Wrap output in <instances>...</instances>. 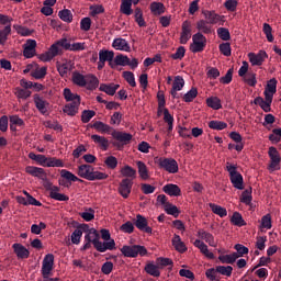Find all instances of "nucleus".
Here are the masks:
<instances>
[{
	"mask_svg": "<svg viewBox=\"0 0 281 281\" xmlns=\"http://www.w3.org/2000/svg\"><path fill=\"white\" fill-rule=\"evenodd\" d=\"M78 175L81 179H87L88 181H102L109 179V175L102 171H94L91 165H80L78 167Z\"/></svg>",
	"mask_w": 281,
	"mask_h": 281,
	"instance_id": "nucleus-1",
	"label": "nucleus"
},
{
	"mask_svg": "<svg viewBox=\"0 0 281 281\" xmlns=\"http://www.w3.org/2000/svg\"><path fill=\"white\" fill-rule=\"evenodd\" d=\"M226 170L229 175L231 182L236 190H245L243 175L238 172V167L229 162L226 164Z\"/></svg>",
	"mask_w": 281,
	"mask_h": 281,
	"instance_id": "nucleus-2",
	"label": "nucleus"
},
{
	"mask_svg": "<svg viewBox=\"0 0 281 281\" xmlns=\"http://www.w3.org/2000/svg\"><path fill=\"white\" fill-rule=\"evenodd\" d=\"M121 254L125 258H137V256H147L148 255V249H146L142 245H125L121 248Z\"/></svg>",
	"mask_w": 281,
	"mask_h": 281,
	"instance_id": "nucleus-3",
	"label": "nucleus"
},
{
	"mask_svg": "<svg viewBox=\"0 0 281 281\" xmlns=\"http://www.w3.org/2000/svg\"><path fill=\"white\" fill-rule=\"evenodd\" d=\"M159 168H162V170H166V172H169L170 175H177L179 172V164L173 158H158L157 161Z\"/></svg>",
	"mask_w": 281,
	"mask_h": 281,
	"instance_id": "nucleus-4",
	"label": "nucleus"
},
{
	"mask_svg": "<svg viewBox=\"0 0 281 281\" xmlns=\"http://www.w3.org/2000/svg\"><path fill=\"white\" fill-rule=\"evenodd\" d=\"M192 41L193 43L190 45V52H192V54H199V52H203L205 49L207 38H205L201 32L195 33L192 36Z\"/></svg>",
	"mask_w": 281,
	"mask_h": 281,
	"instance_id": "nucleus-5",
	"label": "nucleus"
},
{
	"mask_svg": "<svg viewBox=\"0 0 281 281\" xmlns=\"http://www.w3.org/2000/svg\"><path fill=\"white\" fill-rule=\"evenodd\" d=\"M132 190H133V180L128 178H124L119 184L117 192L119 194H121V196H123V199H128Z\"/></svg>",
	"mask_w": 281,
	"mask_h": 281,
	"instance_id": "nucleus-6",
	"label": "nucleus"
},
{
	"mask_svg": "<svg viewBox=\"0 0 281 281\" xmlns=\"http://www.w3.org/2000/svg\"><path fill=\"white\" fill-rule=\"evenodd\" d=\"M249 63L252 65V67H260L267 58H269V55H267V52L259 50L258 54L256 53H249L248 54Z\"/></svg>",
	"mask_w": 281,
	"mask_h": 281,
	"instance_id": "nucleus-7",
	"label": "nucleus"
},
{
	"mask_svg": "<svg viewBox=\"0 0 281 281\" xmlns=\"http://www.w3.org/2000/svg\"><path fill=\"white\" fill-rule=\"evenodd\" d=\"M189 38H192V23L188 20H186L182 23V31L180 34V44L186 45L189 41Z\"/></svg>",
	"mask_w": 281,
	"mask_h": 281,
	"instance_id": "nucleus-8",
	"label": "nucleus"
},
{
	"mask_svg": "<svg viewBox=\"0 0 281 281\" xmlns=\"http://www.w3.org/2000/svg\"><path fill=\"white\" fill-rule=\"evenodd\" d=\"M135 227L145 234H153V228L148 226V220H146L142 214L136 215V221L134 222Z\"/></svg>",
	"mask_w": 281,
	"mask_h": 281,
	"instance_id": "nucleus-9",
	"label": "nucleus"
},
{
	"mask_svg": "<svg viewBox=\"0 0 281 281\" xmlns=\"http://www.w3.org/2000/svg\"><path fill=\"white\" fill-rule=\"evenodd\" d=\"M23 47L24 58H34L36 55V40H27Z\"/></svg>",
	"mask_w": 281,
	"mask_h": 281,
	"instance_id": "nucleus-10",
	"label": "nucleus"
},
{
	"mask_svg": "<svg viewBox=\"0 0 281 281\" xmlns=\"http://www.w3.org/2000/svg\"><path fill=\"white\" fill-rule=\"evenodd\" d=\"M112 137L116 139V142H120L123 146H126V144H131V140L133 139V134L126 133V132L113 131Z\"/></svg>",
	"mask_w": 281,
	"mask_h": 281,
	"instance_id": "nucleus-11",
	"label": "nucleus"
},
{
	"mask_svg": "<svg viewBox=\"0 0 281 281\" xmlns=\"http://www.w3.org/2000/svg\"><path fill=\"white\" fill-rule=\"evenodd\" d=\"M52 47H56L57 49V56H63L64 49L66 52H69L71 49V42L67 38H60L59 41L55 42Z\"/></svg>",
	"mask_w": 281,
	"mask_h": 281,
	"instance_id": "nucleus-12",
	"label": "nucleus"
},
{
	"mask_svg": "<svg viewBox=\"0 0 281 281\" xmlns=\"http://www.w3.org/2000/svg\"><path fill=\"white\" fill-rule=\"evenodd\" d=\"M186 85V81L183 80V77L181 76H176L173 79V83H172V88L170 91V94L172 95V98L179 99V93H177V91H181V89H183Z\"/></svg>",
	"mask_w": 281,
	"mask_h": 281,
	"instance_id": "nucleus-13",
	"label": "nucleus"
},
{
	"mask_svg": "<svg viewBox=\"0 0 281 281\" xmlns=\"http://www.w3.org/2000/svg\"><path fill=\"white\" fill-rule=\"evenodd\" d=\"M25 172L32 177H37V179H41L42 181H47V172H45V169L43 168L29 166L25 168Z\"/></svg>",
	"mask_w": 281,
	"mask_h": 281,
	"instance_id": "nucleus-14",
	"label": "nucleus"
},
{
	"mask_svg": "<svg viewBox=\"0 0 281 281\" xmlns=\"http://www.w3.org/2000/svg\"><path fill=\"white\" fill-rule=\"evenodd\" d=\"M94 249H97V251H100V254H104V251H106V249H109L110 251H113V249H115V239H109V241H94Z\"/></svg>",
	"mask_w": 281,
	"mask_h": 281,
	"instance_id": "nucleus-15",
	"label": "nucleus"
},
{
	"mask_svg": "<svg viewBox=\"0 0 281 281\" xmlns=\"http://www.w3.org/2000/svg\"><path fill=\"white\" fill-rule=\"evenodd\" d=\"M268 155L270 157V169L276 170V166H280V153L276 147H270L268 150Z\"/></svg>",
	"mask_w": 281,
	"mask_h": 281,
	"instance_id": "nucleus-16",
	"label": "nucleus"
},
{
	"mask_svg": "<svg viewBox=\"0 0 281 281\" xmlns=\"http://www.w3.org/2000/svg\"><path fill=\"white\" fill-rule=\"evenodd\" d=\"M33 100H34V104H35L37 111H40V113H42V115H46L47 106H49V102L43 100L41 94H34Z\"/></svg>",
	"mask_w": 281,
	"mask_h": 281,
	"instance_id": "nucleus-17",
	"label": "nucleus"
},
{
	"mask_svg": "<svg viewBox=\"0 0 281 281\" xmlns=\"http://www.w3.org/2000/svg\"><path fill=\"white\" fill-rule=\"evenodd\" d=\"M12 247L14 254L20 260H25L30 258V250H27V248H25V246H23L22 244H13Z\"/></svg>",
	"mask_w": 281,
	"mask_h": 281,
	"instance_id": "nucleus-18",
	"label": "nucleus"
},
{
	"mask_svg": "<svg viewBox=\"0 0 281 281\" xmlns=\"http://www.w3.org/2000/svg\"><path fill=\"white\" fill-rule=\"evenodd\" d=\"M202 14L206 19L207 23H210L211 25H216V23H220V21H223V18L218 15V13H216L215 11L204 10L202 11Z\"/></svg>",
	"mask_w": 281,
	"mask_h": 281,
	"instance_id": "nucleus-19",
	"label": "nucleus"
},
{
	"mask_svg": "<svg viewBox=\"0 0 281 281\" xmlns=\"http://www.w3.org/2000/svg\"><path fill=\"white\" fill-rule=\"evenodd\" d=\"M120 175L124 179H131V181H133V179L137 178V170H135L133 167L128 165H125L124 167L121 168Z\"/></svg>",
	"mask_w": 281,
	"mask_h": 281,
	"instance_id": "nucleus-20",
	"label": "nucleus"
},
{
	"mask_svg": "<svg viewBox=\"0 0 281 281\" xmlns=\"http://www.w3.org/2000/svg\"><path fill=\"white\" fill-rule=\"evenodd\" d=\"M79 109H80V103H78V101L70 102L64 106L63 112L66 113V115L74 117V116L78 115Z\"/></svg>",
	"mask_w": 281,
	"mask_h": 281,
	"instance_id": "nucleus-21",
	"label": "nucleus"
},
{
	"mask_svg": "<svg viewBox=\"0 0 281 281\" xmlns=\"http://www.w3.org/2000/svg\"><path fill=\"white\" fill-rule=\"evenodd\" d=\"M57 71L61 78H67V74L74 71V64L71 61L57 63Z\"/></svg>",
	"mask_w": 281,
	"mask_h": 281,
	"instance_id": "nucleus-22",
	"label": "nucleus"
},
{
	"mask_svg": "<svg viewBox=\"0 0 281 281\" xmlns=\"http://www.w3.org/2000/svg\"><path fill=\"white\" fill-rule=\"evenodd\" d=\"M171 243L176 251H179V254H186V251H188L186 243L181 240V237L179 235L175 234Z\"/></svg>",
	"mask_w": 281,
	"mask_h": 281,
	"instance_id": "nucleus-23",
	"label": "nucleus"
},
{
	"mask_svg": "<svg viewBox=\"0 0 281 281\" xmlns=\"http://www.w3.org/2000/svg\"><path fill=\"white\" fill-rule=\"evenodd\" d=\"M56 56H58V48H56V46H50L46 53L40 55V60L49 63V60H53Z\"/></svg>",
	"mask_w": 281,
	"mask_h": 281,
	"instance_id": "nucleus-24",
	"label": "nucleus"
},
{
	"mask_svg": "<svg viewBox=\"0 0 281 281\" xmlns=\"http://www.w3.org/2000/svg\"><path fill=\"white\" fill-rule=\"evenodd\" d=\"M112 46L120 52H131V45H128V42L122 37L115 38Z\"/></svg>",
	"mask_w": 281,
	"mask_h": 281,
	"instance_id": "nucleus-25",
	"label": "nucleus"
},
{
	"mask_svg": "<svg viewBox=\"0 0 281 281\" xmlns=\"http://www.w3.org/2000/svg\"><path fill=\"white\" fill-rule=\"evenodd\" d=\"M120 89V85L115 83H101L99 87V90L103 91V93H106V95H113L117 92Z\"/></svg>",
	"mask_w": 281,
	"mask_h": 281,
	"instance_id": "nucleus-26",
	"label": "nucleus"
},
{
	"mask_svg": "<svg viewBox=\"0 0 281 281\" xmlns=\"http://www.w3.org/2000/svg\"><path fill=\"white\" fill-rule=\"evenodd\" d=\"M44 167L46 168H64L65 162L63 159L56 158V157H46V161L44 164Z\"/></svg>",
	"mask_w": 281,
	"mask_h": 281,
	"instance_id": "nucleus-27",
	"label": "nucleus"
},
{
	"mask_svg": "<svg viewBox=\"0 0 281 281\" xmlns=\"http://www.w3.org/2000/svg\"><path fill=\"white\" fill-rule=\"evenodd\" d=\"M162 191L166 193V194H169V196H181V188H179V186L177 184H166L164 188H162Z\"/></svg>",
	"mask_w": 281,
	"mask_h": 281,
	"instance_id": "nucleus-28",
	"label": "nucleus"
},
{
	"mask_svg": "<svg viewBox=\"0 0 281 281\" xmlns=\"http://www.w3.org/2000/svg\"><path fill=\"white\" fill-rule=\"evenodd\" d=\"M199 238H202V240H205L210 245V247H216V241L214 240V235L211 233L205 232L204 229L198 231Z\"/></svg>",
	"mask_w": 281,
	"mask_h": 281,
	"instance_id": "nucleus-29",
	"label": "nucleus"
},
{
	"mask_svg": "<svg viewBox=\"0 0 281 281\" xmlns=\"http://www.w3.org/2000/svg\"><path fill=\"white\" fill-rule=\"evenodd\" d=\"M91 139L100 146L101 150H109V139L106 137L93 134Z\"/></svg>",
	"mask_w": 281,
	"mask_h": 281,
	"instance_id": "nucleus-30",
	"label": "nucleus"
},
{
	"mask_svg": "<svg viewBox=\"0 0 281 281\" xmlns=\"http://www.w3.org/2000/svg\"><path fill=\"white\" fill-rule=\"evenodd\" d=\"M85 240L92 243L93 247H95V243H100V233L95 228H90L89 233L85 236Z\"/></svg>",
	"mask_w": 281,
	"mask_h": 281,
	"instance_id": "nucleus-31",
	"label": "nucleus"
},
{
	"mask_svg": "<svg viewBox=\"0 0 281 281\" xmlns=\"http://www.w3.org/2000/svg\"><path fill=\"white\" fill-rule=\"evenodd\" d=\"M196 30L202 32V34H212V25L207 20H200L196 22Z\"/></svg>",
	"mask_w": 281,
	"mask_h": 281,
	"instance_id": "nucleus-32",
	"label": "nucleus"
},
{
	"mask_svg": "<svg viewBox=\"0 0 281 281\" xmlns=\"http://www.w3.org/2000/svg\"><path fill=\"white\" fill-rule=\"evenodd\" d=\"M136 166L138 168V175L140 179H143L144 181L150 179V176L148 175V167H146V164L144 161L138 160L136 162Z\"/></svg>",
	"mask_w": 281,
	"mask_h": 281,
	"instance_id": "nucleus-33",
	"label": "nucleus"
},
{
	"mask_svg": "<svg viewBox=\"0 0 281 281\" xmlns=\"http://www.w3.org/2000/svg\"><path fill=\"white\" fill-rule=\"evenodd\" d=\"M149 8L150 12L154 13L155 16H161V14L166 12V7L161 2H151Z\"/></svg>",
	"mask_w": 281,
	"mask_h": 281,
	"instance_id": "nucleus-34",
	"label": "nucleus"
},
{
	"mask_svg": "<svg viewBox=\"0 0 281 281\" xmlns=\"http://www.w3.org/2000/svg\"><path fill=\"white\" fill-rule=\"evenodd\" d=\"M254 104H257L258 106H260V109H262L265 113H270L271 111V102L265 101L262 97L255 98Z\"/></svg>",
	"mask_w": 281,
	"mask_h": 281,
	"instance_id": "nucleus-35",
	"label": "nucleus"
},
{
	"mask_svg": "<svg viewBox=\"0 0 281 281\" xmlns=\"http://www.w3.org/2000/svg\"><path fill=\"white\" fill-rule=\"evenodd\" d=\"M91 128H95L99 133H111L113 127L111 125H108L101 121H95L92 125Z\"/></svg>",
	"mask_w": 281,
	"mask_h": 281,
	"instance_id": "nucleus-36",
	"label": "nucleus"
},
{
	"mask_svg": "<svg viewBox=\"0 0 281 281\" xmlns=\"http://www.w3.org/2000/svg\"><path fill=\"white\" fill-rule=\"evenodd\" d=\"M71 80L77 87H87V79H85V75L80 74L79 71L72 72Z\"/></svg>",
	"mask_w": 281,
	"mask_h": 281,
	"instance_id": "nucleus-37",
	"label": "nucleus"
},
{
	"mask_svg": "<svg viewBox=\"0 0 281 281\" xmlns=\"http://www.w3.org/2000/svg\"><path fill=\"white\" fill-rule=\"evenodd\" d=\"M64 98L66 102H78V104H80V95L77 93H72L71 89L69 88L64 89Z\"/></svg>",
	"mask_w": 281,
	"mask_h": 281,
	"instance_id": "nucleus-38",
	"label": "nucleus"
},
{
	"mask_svg": "<svg viewBox=\"0 0 281 281\" xmlns=\"http://www.w3.org/2000/svg\"><path fill=\"white\" fill-rule=\"evenodd\" d=\"M218 260L222 261L223 265H234V262L238 260V252H233L232 255H221Z\"/></svg>",
	"mask_w": 281,
	"mask_h": 281,
	"instance_id": "nucleus-39",
	"label": "nucleus"
},
{
	"mask_svg": "<svg viewBox=\"0 0 281 281\" xmlns=\"http://www.w3.org/2000/svg\"><path fill=\"white\" fill-rule=\"evenodd\" d=\"M206 105L214 111H218V109H223V104H221V99L218 97H210L206 99Z\"/></svg>",
	"mask_w": 281,
	"mask_h": 281,
	"instance_id": "nucleus-40",
	"label": "nucleus"
},
{
	"mask_svg": "<svg viewBox=\"0 0 281 281\" xmlns=\"http://www.w3.org/2000/svg\"><path fill=\"white\" fill-rule=\"evenodd\" d=\"M209 207L212 210L213 214H216L221 218H223L224 216H227V209L218 204L210 203Z\"/></svg>",
	"mask_w": 281,
	"mask_h": 281,
	"instance_id": "nucleus-41",
	"label": "nucleus"
},
{
	"mask_svg": "<svg viewBox=\"0 0 281 281\" xmlns=\"http://www.w3.org/2000/svg\"><path fill=\"white\" fill-rule=\"evenodd\" d=\"M10 34H12V26L10 24L0 30V45H5Z\"/></svg>",
	"mask_w": 281,
	"mask_h": 281,
	"instance_id": "nucleus-42",
	"label": "nucleus"
},
{
	"mask_svg": "<svg viewBox=\"0 0 281 281\" xmlns=\"http://www.w3.org/2000/svg\"><path fill=\"white\" fill-rule=\"evenodd\" d=\"M113 58H115V53L113 50H104L101 49L99 52V60L103 61V63H109L111 60H113Z\"/></svg>",
	"mask_w": 281,
	"mask_h": 281,
	"instance_id": "nucleus-43",
	"label": "nucleus"
},
{
	"mask_svg": "<svg viewBox=\"0 0 281 281\" xmlns=\"http://www.w3.org/2000/svg\"><path fill=\"white\" fill-rule=\"evenodd\" d=\"M133 0H122L121 3V12L122 14H126L127 16H131V14H133Z\"/></svg>",
	"mask_w": 281,
	"mask_h": 281,
	"instance_id": "nucleus-44",
	"label": "nucleus"
},
{
	"mask_svg": "<svg viewBox=\"0 0 281 281\" xmlns=\"http://www.w3.org/2000/svg\"><path fill=\"white\" fill-rule=\"evenodd\" d=\"M145 271L148 273V276H153L154 278H159V276H161L159 267L155 266V263H147L145 266Z\"/></svg>",
	"mask_w": 281,
	"mask_h": 281,
	"instance_id": "nucleus-45",
	"label": "nucleus"
},
{
	"mask_svg": "<svg viewBox=\"0 0 281 281\" xmlns=\"http://www.w3.org/2000/svg\"><path fill=\"white\" fill-rule=\"evenodd\" d=\"M231 223L233 225H236V227H244V225H247V223H245V220L243 218V215L238 212L233 213Z\"/></svg>",
	"mask_w": 281,
	"mask_h": 281,
	"instance_id": "nucleus-46",
	"label": "nucleus"
},
{
	"mask_svg": "<svg viewBox=\"0 0 281 281\" xmlns=\"http://www.w3.org/2000/svg\"><path fill=\"white\" fill-rule=\"evenodd\" d=\"M60 177H63L67 181H74V182L79 181L80 183L83 182L82 179L78 178L76 175H74L71 171H68L67 169H63L60 171Z\"/></svg>",
	"mask_w": 281,
	"mask_h": 281,
	"instance_id": "nucleus-47",
	"label": "nucleus"
},
{
	"mask_svg": "<svg viewBox=\"0 0 281 281\" xmlns=\"http://www.w3.org/2000/svg\"><path fill=\"white\" fill-rule=\"evenodd\" d=\"M243 80L248 87H256L258 80L256 79V72L249 71L246 76L243 77Z\"/></svg>",
	"mask_w": 281,
	"mask_h": 281,
	"instance_id": "nucleus-48",
	"label": "nucleus"
},
{
	"mask_svg": "<svg viewBox=\"0 0 281 281\" xmlns=\"http://www.w3.org/2000/svg\"><path fill=\"white\" fill-rule=\"evenodd\" d=\"M135 21L139 27H146V21L144 20V12L142 9L136 8L135 11Z\"/></svg>",
	"mask_w": 281,
	"mask_h": 281,
	"instance_id": "nucleus-49",
	"label": "nucleus"
},
{
	"mask_svg": "<svg viewBox=\"0 0 281 281\" xmlns=\"http://www.w3.org/2000/svg\"><path fill=\"white\" fill-rule=\"evenodd\" d=\"M58 16L65 23H71V21H74V14H71V11L68 9L59 11Z\"/></svg>",
	"mask_w": 281,
	"mask_h": 281,
	"instance_id": "nucleus-50",
	"label": "nucleus"
},
{
	"mask_svg": "<svg viewBox=\"0 0 281 281\" xmlns=\"http://www.w3.org/2000/svg\"><path fill=\"white\" fill-rule=\"evenodd\" d=\"M227 127V123L223 121H210L209 122V128H212L213 131H225Z\"/></svg>",
	"mask_w": 281,
	"mask_h": 281,
	"instance_id": "nucleus-51",
	"label": "nucleus"
},
{
	"mask_svg": "<svg viewBox=\"0 0 281 281\" xmlns=\"http://www.w3.org/2000/svg\"><path fill=\"white\" fill-rule=\"evenodd\" d=\"M32 78H35V80H42V78H45L47 76V67L37 68L33 71H31Z\"/></svg>",
	"mask_w": 281,
	"mask_h": 281,
	"instance_id": "nucleus-52",
	"label": "nucleus"
},
{
	"mask_svg": "<svg viewBox=\"0 0 281 281\" xmlns=\"http://www.w3.org/2000/svg\"><path fill=\"white\" fill-rule=\"evenodd\" d=\"M92 117H95V111L93 110H83L81 113V122L83 124H89L91 122Z\"/></svg>",
	"mask_w": 281,
	"mask_h": 281,
	"instance_id": "nucleus-53",
	"label": "nucleus"
},
{
	"mask_svg": "<svg viewBox=\"0 0 281 281\" xmlns=\"http://www.w3.org/2000/svg\"><path fill=\"white\" fill-rule=\"evenodd\" d=\"M165 212H167L170 216H175V218H177L179 214H181V211H179V207H177V205L172 203L166 204Z\"/></svg>",
	"mask_w": 281,
	"mask_h": 281,
	"instance_id": "nucleus-54",
	"label": "nucleus"
},
{
	"mask_svg": "<svg viewBox=\"0 0 281 281\" xmlns=\"http://www.w3.org/2000/svg\"><path fill=\"white\" fill-rule=\"evenodd\" d=\"M14 95H16V98L20 100H27V98L32 95V91L22 88H15Z\"/></svg>",
	"mask_w": 281,
	"mask_h": 281,
	"instance_id": "nucleus-55",
	"label": "nucleus"
},
{
	"mask_svg": "<svg viewBox=\"0 0 281 281\" xmlns=\"http://www.w3.org/2000/svg\"><path fill=\"white\" fill-rule=\"evenodd\" d=\"M265 91L268 92V93H277V91H278V79H276V78L270 79L268 81L267 86H266Z\"/></svg>",
	"mask_w": 281,
	"mask_h": 281,
	"instance_id": "nucleus-56",
	"label": "nucleus"
},
{
	"mask_svg": "<svg viewBox=\"0 0 281 281\" xmlns=\"http://www.w3.org/2000/svg\"><path fill=\"white\" fill-rule=\"evenodd\" d=\"M29 158L40 164V166H45V162L47 161V157L45 155H36L35 153H30Z\"/></svg>",
	"mask_w": 281,
	"mask_h": 281,
	"instance_id": "nucleus-57",
	"label": "nucleus"
},
{
	"mask_svg": "<svg viewBox=\"0 0 281 281\" xmlns=\"http://www.w3.org/2000/svg\"><path fill=\"white\" fill-rule=\"evenodd\" d=\"M217 273H221V276H226V278L232 277V271H234V268L232 266H217L216 267Z\"/></svg>",
	"mask_w": 281,
	"mask_h": 281,
	"instance_id": "nucleus-58",
	"label": "nucleus"
},
{
	"mask_svg": "<svg viewBox=\"0 0 281 281\" xmlns=\"http://www.w3.org/2000/svg\"><path fill=\"white\" fill-rule=\"evenodd\" d=\"M196 95H199V90L196 88H191V90L182 97V100L184 102H192Z\"/></svg>",
	"mask_w": 281,
	"mask_h": 281,
	"instance_id": "nucleus-59",
	"label": "nucleus"
},
{
	"mask_svg": "<svg viewBox=\"0 0 281 281\" xmlns=\"http://www.w3.org/2000/svg\"><path fill=\"white\" fill-rule=\"evenodd\" d=\"M128 64V56L126 55L120 54L114 58V65H119L120 67H126Z\"/></svg>",
	"mask_w": 281,
	"mask_h": 281,
	"instance_id": "nucleus-60",
	"label": "nucleus"
},
{
	"mask_svg": "<svg viewBox=\"0 0 281 281\" xmlns=\"http://www.w3.org/2000/svg\"><path fill=\"white\" fill-rule=\"evenodd\" d=\"M217 36L222 41H231L232 34H229V29L220 27L217 29Z\"/></svg>",
	"mask_w": 281,
	"mask_h": 281,
	"instance_id": "nucleus-61",
	"label": "nucleus"
},
{
	"mask_svg": "<svg viewBox=\"0 0 281 281\" xmlns=\"http://www.w3.org/2000/svg\"><path fill=\"white\" fill-rule=\"evenodd\" d=\"M104 164L110 170H115L117 168V158L115 156H109L105 158Z\"/></svg>",
	"mask_w": 281,
	"mask_h": 281,
	"instance_id": "nucleus-62",
	"label": "nucleus"
},
{
	"mask_svg": "<svg viewBox=\"0 0 281 281\" xmlns=\"http://www.w3.org/2000/svg\"><path fill=\"white\" fill-rule=\"evenodd\" d=\"M217 273H218V270H216V268H211L205 271V276L207 280H211V281H221L218 276H216Z\"/></svg>",
	"mask_w": 281,
	"mask_h": 281,
	"instance_id": "nucleus-63",
	"label": "nucleus"
},
{
	"mask_svg": "<svg viewBox=\"0 0 281 281\" xmlns=\"http://www.w3.org/2000/svg\"><path fill=\"white\" fill-rule=\"evenodd\" d=\"M240 202L245 203V205H251V188L241 193Z\"/></svg>",
	"mask_w": 281,
	"mask_h": 281,
	"instance_id": "nucleus-64",
	"label": "nucleus"
}]
</instances>
